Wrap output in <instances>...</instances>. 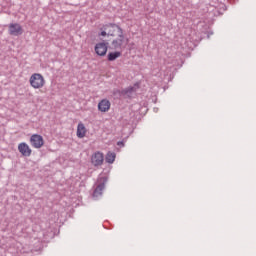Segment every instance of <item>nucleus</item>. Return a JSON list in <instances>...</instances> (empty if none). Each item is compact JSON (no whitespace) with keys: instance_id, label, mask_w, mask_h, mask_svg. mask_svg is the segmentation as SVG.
Masks as SVG:
<instances>
[{"instance_id":"obj_1","label":"nucleus","mask_w":256,"mask_h":256,"mask_svg":"<svg viewBox=\"0 0 256 256\" xmlns=\"http://www.w3.org/2000/svg\"><path fill=\"white\" fill-rule=\"evenodd\" d=\"M101 37H113L112 49H127L129 38L125 36L123 29L117 24H108L104 26V31L100 33Z\"/></svg>"},{"instance_id":"obj_2","label":"nucleus","mask_w":256,"mask_h":256,"mask_svg":"<svg viewBox=\"0 0 256 256\" xmlns=\"http://www.w3.org/2000/svg\"><path fill=\"white\" fill-rule=\"evenodd\" d=\"M29 83L32 89H43L46 81L45 77L41 73H33L29 78Z\"/></svg>"},{"instance_id":"obj_3","label":"nucleus","mask_w":256,"mask_h":256,"mask_svg":"<svg viewBox=\"0 0 256 256\" xmlns=\"http://www.w3.org/2000/svg\"><path fill=\"white\" fill-rule=\"evenodd\" d=\"M30 144L32 147H34V149H41V147L45 145V140L43 139V136L39 134H33L30 137Z\"/></svg>"},{"instance_id":"obj_4","label":"nucleus","mask_w":256,"mask_h":256,"mask_svg":"<svg viewBox=\"0 0 256 256\" xmlns=\"http://www.w3.org/2000/svg\"><path fill=\"white\" fill-rule=\"evenodd\" d=\"M103 161H105V155L103 152H95L91 156V163L94 167H101L103 165Z\"/></svg>"},{"instance_id":"obj_5","label":"nucleus","mask_w":256,"mask_h":256,"mask_svg":"<svg viewBox=\"0 0 256 256\" xmlns=\"http://www.w3.org/2000/svg\"><path fill=\"white\" fill-rule=\"evenodd\" d=\"M8 33L14 37H19V35H23V27L19 23H11L8 26Z\"/></svg>"},{"instance_id":"obj_6","label":"nucleus","mask_w":256,"mask_h":256,"mask_svg":"<svg viewBox=\"0 0 256 256\" xmlns=\"http://www.w3.org/2000/svg\"><path fill=\"white\" fill-rule=\"evenodd\" d=\"M18 151L23 157H31V154L33 153V150H31L29 144L25 142H22L18 145Z\"/></svg>"},{"instance_id":"obj_7","label":"nucleus","mask_w":256,"mask_h":256,"mask_svg":"<svg viewBox=\"0 0 256 256\" xmlns=\"http://www.w3.org/2000/svg\"><path fill=\"white\" fill-rule=\"evenodd\" d=\"M94 50L99 57H105V55H107V44L105 42L97 43Z\"/></svg>"},{"instance_id":"obj_8","label":"nucleus","mask_w":256,"mask_h":256,"mask_svg":"<svg viewBox=\"0 0 256 256\" xmlns=\"http://www.w3.org/2000/svg\"><path fill=\"white\" fill-rule=\"evenodd\" d=\"M111 109V102L107 99H103L98 103V110L101 113H107Z\"/></svg>"},{"instance_id":"obj_9","label":"nucleus","mask_w":256,"mask_h":256,"mask_svg":"<svg viewBox=\"0 0 256 256\" xmlns=\"http://www.w3.org/2000/svg\"><path fill=\"white\" fill-rule=\"evenodd\" d=\"M76 135L78 139H83L87 135V127L82 122L78 123Z\"/></svg>"},{"instance_id":"obj_10","label":"nucleus","mask_w":256,"mask_h":256,"mask_svg":"<svg viewBox=\"0 0 256 256\" xmlns=\"http://www.w3.org/2000/svg\"><path fill=\"white\" fill-rule=\"evenodd\" d=\"M103 189H105V183L99 184L94 190V197H99V195H102Z\"/></svg>"},{"instance_id":"obj_11","label":"nucleus","mask_w":256,"mask_h":256,"mask_svg":"<svg viewBox=\"0 0 256 256\" xmlns=\"http://www.w3.org/2000/svg\"><path fill=\"white\" fill-rule=\"evenodd\" d=\"M121 57L120 51L110 52L108 54V61H115L116 59H119Z\"/></svg>"},{"instance_id":"obj_12","label":"nucleus","mask_w":256,"mask_h":256,"mask_svg":"<svg viewBox=\"0 0 256 256\" xmlns=\"http://www.w3.org/2000/svg\"><path fill=\"white\" fill-rule=\"evenodd\" d=\"M116 157L117 155L115 154V152H108L106 154V163H115Z\"/></svg>"}]
</instances>
